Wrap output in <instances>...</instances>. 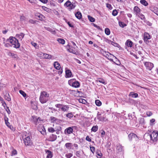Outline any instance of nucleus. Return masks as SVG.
<instances>
[{
	"instance_id": "f257e3e1",
	"label": "nucleus",
	"mask_w": 158,
	"mask_h": 158,
	"mask_svg": "<svg viewBox=\"0 0 158 158\" xmlns=\"http://www.w3.org/2000/svg\"><path fill=\"white\" fill-rule=\"evenodd\" d=\"M144 138L147 140L149 141L151 143L156 142L158 140V131H154L150 134L149 133L145 134Z\"/></svg>"
},
{
	"instance_id": "f03ea898",
	"label": "nucleus",
	"mask_w": 158,
	"mask_h": 158,
	"mask_svg": "<svg viewBox=\"0 0 158 158\" xmlns=\"http://www.w3.org/2000/svg\"><path fill=\"white\" fill-rule=\"evenodd\" d=\"M6 42H9L11 44L10 46L14 48H17L20 47V44L18 40L15 37H10L9 39L7 40Z\"/></svg>"
},
{
	"instance_id": "7ed1b4c3",
	"label": "nucleus",
	"mask_w": 158,
	"mask_h": 158,
	"mask_svg": "<svg viewBox=\"0 0 158 158\" xmlns=\"http://www.w3.org/2000/svg\"><path fill=\"white\" fill-rule=\"evenodd\" d=\"M49 94L45 91H42L41 92L39 100L41 103L44 104L46 103L49 100Z\"/></svg>"
},
{
	"instance_id": "20e7f679",
	"label": "nucleus",
	"mask_w": 158,
	"mask_h": 158,
	"mask_svg": "<svg viewBox=\"0 0 158 158\" xmlns=\"http://www.w3.org/2000/svg\"><path fill=\"white\" fill-rule=\"evenodd\" d=\"M23 137V139H24V144L26 145H30L32 144L31 141L29 134H27L26 132H24Z\"/></svg>"
},
{
	"instance_id": "39448f33",
	"label": "nucleus",
	"mask_w": 158,
	"mask_h": 158,
	"mask_svg": "<svg viewBox=\"0 0 158 158\" xmlns=\"http://www.w3.org/2000/svg\"><path fill=\"white\" fill-rule=\"evenodd\" d=\"M77 3L75 2H71L69 0L67 1L64 4V6L69 7V10L74 9L76 6Z\"/></svg>"
},
{
	"instance_id": "423d86ee",
	"label": "nucleus",
	"mask_w": 158,
	"mask_h": 158,
	"mask_svg": "<svg viewBox=\"0 0 158 158\" xmlns=\"http://www.w3.org/2000/svg\"><path fill=\"white\" fill-rule=\"evenodd\" d=\"M69 84L71 86L77 88L80 86L79 83L75 79H71L68 81Z\"/></svg>"
},
{
	"instance_id": "0eeeda50",
	"label": "nucleus",
	"mask_w": 158,
	"mask_h": 158,
	"mask_svg": "<svg viewBox=\"0 0 158 158\" xmlns=\"http://www.w3.org/2000/svg\"><path fill=\"white\" fill-rule=\"evenodd\" d=\"M76 127L75 126H72L66 128L64 131V134L66 135H69L72 133L73 131V129Z\"/></svg>"
},
{
	"instance_id": "6e6552de",
	"label": "nucleus",
	"mask_w": 158,
	"mask_h": 158,
	"mask_svg": "<svg viewBox=\"0 0 158 158\" xmlns=\"http://www.w3.org/2000/svg\"><path fill=\"white\" fill-rule=\"evenodd\" d=\"M143 38L144 42L146 44H148L149 43L148 40L151 39V37L150 35L148 33L144 32Z\"/></svg>"
},
{
	"instance_id": "1a4fd4ad",
	"label": "nucleus",
	"mask_w": 158,
	"mask_h": 158,
	"mask_svg": "<svg viewBox=\"0 0 158 158\" xmlns=\"http://www.w3.org/2000/svg\"><path fill=\"white\" fill-rule=\"evenodd\" d=\"M144 65L147 69L149 70H151L153 67V64L151 62H146L144 63Z\"/></svg>"
},
{
	"instance_id": "9d476101",
	"label": "nucleus",
	"mask_w": 158,
	"mask_h": 158,
	"mask_svg": "<svg viewBox=\"0 0 158 158\" xmlns=\"http://www.w3.org/2000/svg\"><path fill=\"white\" fill-rule=\"evenodd\" d=\"M128 137L130 140L138 138L137 136L135 134L133 133H131L130 134L128 135Z\"/></svg>"
},
{
	"instance_id": "9b49d317",
	"label": "nucleus",
	"mask_w": 158,
	"mask_h": 158,
	"mask_svg": "<svg viewBox=\"0 0 158 158\" xmlns=\"http://www.w3.org/2000/svg\"><path fill=\"white\" fill-rule=\"evenodd\" d=\"M133 10L135 14L139 16L141 11L140 9L138 6H136L134 7Z\"/></svg>"
},
{
	"instance_id": "f8f14e48",
	"label": "nucleus",
	"mask_w": 158,
	"mask_h": 158,
	"mask_svg": "<svg viewBox=\"0 0 158 158\" xmlns=\"http://www.w3.org/2000/svg\"><path fill=\"white\" fill-rule=\"evenodd\" d=\"M57 138V136L56 135L52 134L50 135L48 138V140L50 141H55Z\"/></svg>"
},
{
	"instance_id": "ddd939ff",
	"label": "nucleus",
	"mask_w": 158,
	"mask_h": 158,
	"mask_svg": "<svg viewBox=\"0 0 158 158\" xmlns=\"http://www.w3.org/2000/svg\"><path fill=\"white\" fill-rule=\"evenodd\" d=\"M46 153L47 155L46 158H52V152L48 150H45Z\"/></svg>"
},
{
	"instance_id": "4468645a",
	"label": "nucleus",
	"mask_w": 158,
	"mask_h": 158,
	"mask_svg": "<svg viewBox=\"0 0 158 158\" xmlns=\"http://www.w3.org/2000/svg\"><path fill=\"white\" fill-rule=\"evenodd\" d=\"M69 108V107L68 106L62 104L61 110L63 112H66L68 110Z\"/></svg>"
},
{
	"instance_id": "2eb2a0df",
	"label": "nucleus",
	"mask_w": 158,
	"mask_h": 158,
	"mask_svg": "<svg viewBox=\"0 0 158 158\" xmlns=\"http://www.w3.org/2000/svg\"><path fill=\"white\" fill-rule=\"evenodd\" d=\"M66 68L65 74L66 77H70L71 76L72 72L69 69H66Z\"/></svg>"
},
{
	"instance_id": "dca6fc26",
	"label": "nucleus",
	"mask_w": 158,
	"mask_h": 158,
	"mask_svg": "<svg viewBox=\"0 0 158 158\" xmlns=\"http://www.w3.org/2000/svg\"><path fill=\"white\" fill-rule=\"evenodd\" d=\"M24 35L25 34L23 33H21L19 34H17L16 35V37L21 40L24 37Z\"/></svg>"
},
{
	"instance_id": "f3484780",
	"label": "nucleus",
	"mask_w": 158,
	"mask_h": 158,
	"mask_svg": "<svg viewBox=\"0 0 158 158\" xmlns=\"http://www.w3.org/2000/svg\"><path fill=\"white\" fill-rule=\"evenodd\" d=\"M54 67L57 69H60V65L59 63L57 61H56L54 62Z\"/></svg>"
},
{
	"instance_id": "a211bd4d",
	"label": "nucleus",
	"mask_w": 158,
	"mask_h": 158,
	"mask_svg": "<svg viewBox=\"0 0 158 158\" xmlns=\"http://www.w3.org/2000/svg\"><path fill=\"white\" fill-rule=\"evenodd\" d=\"M133 42L129 40H128L126 41L125 44L128 47H132Z\"/></svg>"
},
{
	"instance_id": "6ab92c4d",
	"label": "nucleus",
	"mask_w": 158,
	"mask_h": 158,
	"mask_svg": "<svg viewBox=\"0 0 158 158\" xmlns=\"http://www.w3.org/2000/svg\"><path fill=\"white\" fill-rule=\"evenodd\" d=\"M52 56L51 55L46 53H44V57L43 58L48 59H52Z\"/></svg>"
},
{
	"instance_id": "aec40b11",
	"label": "nucleus",
	"mask_w": 158,
	"mask_h": 158,
	"mask_svg": "<svg viewBox=\"0 0 158 158\" xmlns=\"http://www.w3.org/2000/svg\"><path fill=\"white\" fill-rule=\"evenodd\" d=\"M96 154H97L96 156L97 158H100L102 156V154L101 153V151L99 150H97L96 151Z\"/></svg>"
},
{
	"instance_id": "412c9836",
	"label": "nucleus",
	"mask_w": 158,
	"mask_h": 158,
	"mask_svg": "<svg viewBox=\"0 0 158 158\" xmlns=\"http://www.w3.org/2000/svg\"><path fill=\"white\" fill-rule=\"evenodd\" d=\"M75 15L76 17L78 19H81L82 17L81 13L78 11L75 14Z\"/></svg>"
},
{
	"instance_id": "4be33fe9",
	"label": "nucleus",
	"mask_w": 158,
	"mask_h": 158,
	"mask_svg": "<svg viewBox=\"0 0 158 158\" xmlns=\"http://www.w3.org/2000/svg\"><path fill=\"white\" fill-rule=\"evenodd\" d=\"M32 118L33 121L35 123H37L39 120H40V118L39 117H37L35 116H32Z\"/></svg>"
},
{
	"instance_id": "5701e85b",
	"label": "nucleus",
	"mask_w": 158,
	"mask_h": 158,
	"mask_svg": "<svg viewBox=\"0 0 158 158\" xmlns=\"http://www.w3.org/2000/svg\"><path fill=\"white\" fill-rule=\"evenodd\" d=\"M4 98L8 101H10L11 100V98L9 94L8 93H6V94L4 95Z\"/></svg>"
},
{
	"instance_id": "b1692460",
	"label": "nucleus",
	"mask_w": 158,
	"mask_h": 158,
	"mask_svg": "<svg viewBox=\"0 0 158 158\" xmlns=\"http://www.w3.org/2000/svg\"><path fill=\"white\" fill-rule=\"evenodd\" d=\"M129 96L133 98H136L138 97V94L137 93H135L133 92H131L129 94Z\"/></svg>"
},
{
	"instance_id": "393cba45",
	"label": "nucleus",
	"mask_w": 158,
	"mask_h": 158,
	"mask_svg": "<svg viewBox=\"0 0 158 158\" xmlns=\"http://www.w3.org/2000/svg\"><path fill=\"white\" fill-rule=\"evenodd\" d=\"M65 146L68 149H71L72 145V143H67L65 144Z\"/></svg>"
},
{
	"instance_id": "a878e982",
	"label": "nucleus",
	"mask_w": 158,
	"mask_h": 158,
	"mask_svg": "<svg viewBox=\"0 0 158 158\" xmlns=\"http://www.w3.org/2000/svg\"><path fill=\"white\" fill-rule=\"evenodd\" d=\"M140 3L145 6H147L148 5V3L145 0H141Z\"/></svg>"
},
{
	"instance_id": "bb28decb",
	"label": "nucleus",
	"mask_w": 158,
	"mask_h": 158,
	"mask_svg": "<svg viewBox=\"0 0 158 158\" xmlns=\"http://www.w3.org/2000/svg\"><path fill=\"white\" fill-rule=\"evenodd\" d=\"M57 41L59 43L62 44H64L65 42V40L64 39L61 38H58L57 40Z\"/></svg>"
},
{
	"instance_id": "cd10ccee",
	"label": "nucleus",
	"mask_w": 158,
	"mask_h": 158,
	"mask_svg": "<svg viewBox=\"0 0 158 158\" xmlns=\"http://www.w3.org/2000/svg\"><path fill=\"white\" fill-rule=\"evenodd\" d=\"M44 53L42 52H40L37 54V56L40 58H43L44 57Z\"/></svg>"
},
{
	"instance_id": "c85d7f7f",
	"label": "nucleus",
	"mask_w": 158,
	"mask_h": 158,
	"mask_svg": "<svg viewBox=\"0 0 158 158\" xmlns=\"http://www.w3.org/2000/svg\"><path fill=\"white\" fill-rule=\"evenodd\" d=\"M98 127L97 126H93L91 128V131L94 132H96L98 130Z\"/></svg>"
},
{
	"instance_id": "c756f323",
	"label": "nucleus",
	"mask_w": 158,
	"mask_h": 158,
	"mask_svg": "<svg viewBox=\"0 0 158 158\" xmlns=\"http://www.w3.org/2000/svg\"><path fill=\"white\" fill-rule=\"evenodd\" d=\"M108 41L109 44H111L112 45H113L115 47H118V44L112 41L111 40H109Z\"/></svg>"
},
{
	"instance_id": "7c9ffc66",
	"label": "nucleus",
	"mask_w": 158,
	"mask_h": 158,
	"mask_svg": "<svg viewBox=\"0 0 158 158\" xmlns=\"http://www.w3.org/2000/svg\"><path fill=\"white\" fill-rule=\"evenodd\" d=\"M50 119H51V122L53 123L56 122L58 120V119H57V118H56L55 117H52V116L50 117Z\"/></svg>"
},
{
	"instance_id": "2f4dec72",
	"label": "nucleus",
	"mask_w": 158,
	"mask_h": 158,
	"mask_svg": "<svg viewBox=\"0 0 158 158\" xmlns=\"http://www.w3.org/2000/svg\"><path fill=\"white\" fill-rule=\"evenodd\" d=\"M116 148L118 152H120L123 150V147L120 145H118L117 146Z\"/></svg>"
},
{
	"instance_id": "473e14b6",
	"label": "nucleus",
	"mask_w": 158,
	"mask_h": 158,
	"mask_svg": "<svg viewBox=\"0 0 158 158\" xmlns=\"http://www.w3.org/2000/svg\"><path fill=\"white\" fill-rule=\"evenodd\" d=\"M96 105L98 106H100L102 105L101 102L99 100H96L95 101Z\"/></svg>"
},
{
	"instance_id": "72a5a7b5",
	"label": "nucleus",
	"mask_w": 158,
	"mask_h": 158,
	"mask_svg": "<svg viewBox=\"0 0 158 158\" xmlns=\"http://www.w3.org/2000/svg\"><path fill=\"white\" fill-rule=\"evenodd\" d=\"M88 17L89 20L91 22H94L95 21V19L94 18L92 17L91 16H90L88 15Z\"/></svg>"
},
{
	"instance_id": "f704fd0d",
	"label": "nucleus",
	"mask_w": 158,
	"mask_h": 158,
	"mask_svg": "<svg viewBox=\"0 0 158 158\" xmlns=\"http://www.w3.org/2000/svg\"><path fill=\"white\" fill-rule=\"evenodd\" d=\"M73 116V115L71 113H69L66 114V117L69 118H72Z\"/></svg>"
},
{
	"instance_id": "c9c22d12",
	"label": "nucleus",
	"mask_w": 158,
	"mask_h": 158,
	"mask_svg": "<svg viewBox=\"0 0 158 158\" xmlns=\"http://www.w3.org/2000/svg\"><path fill=\"white\" fill-rule=\"evenodd\" d=\"M105 33L107 35H109L110 34V31L109 28H106L105 30Z\"/></svg>"
},
{
	"instance_id": "e433bc0d",
	"label": "nucleus",
	"mask_w": 158,
	"mask_h": 158,
	"mask_svg": "<svg viewBox=\"0 0 158 158\" xmlns=\"http://www.w3.org/2000/svg\"><path fill=\"white\" fill-rule=\"evenodd\" d=\"M55 106L56 107L59 108V110H61V107H62V104H57Z\"/></svg>"
},
{
	"instance_id": "4c0bfd02",
	"label": "nucleus",
	"mask_w": 158,
	"mask_h": 158,
	"mask_svg": "<svg viewBox=\"0 0 158 158\" xmlns=\"http://www.w3.org/2000/svg\"><path fill=\"white\" fill-rule=\"evenodd\" d=\"M19 93L23 95L24 97H25L26 96V94L22 90H20L19 91Z\"/></svg>"
},
{
	"instance_id": "58836bf2",
	"label": "nucleus",
	"mask_w": 158,
	"mask_h": 158,
	"mask_svg": "<svg viewBox=\"0 0 158 158\" xmlns=\"http://www.w3.org/2000/svg\"><path fill=\"white\" fill-rule=\"evenodd\" d=\"M101 113H100L99 112H98L97 115V118L100 120V121H101L102 119L101 118Z\"/></svg>"
},
{
	"instance_id": "ea45409f",
	"label": "nucleus",
	"mask_w": 158,
	"mask_h": 158,
	"mask_svg": "<svg viewBox=\"0 0 158 158\" xmlns=\"http://www.w3.org/2000/svg\"><path fill=\"white\" fill-rule=\"evenodd\" d=\"M97 81L103 84H104L105 83L104 80L102 78H99Z\"/></svg>"
},
{
	"instance_id": "a19ab883",
	"label": "nucleus",
	"mask_w": 158,
	"mask_h": 158,
	"mask_svg": "<svg viewBox=\"0 0 158 158\" xmlns=\"http://www.w3.org/2000/svg\"><path fill=\"white\" fill-rule=\"evenodd\" d=\"M118 14V12L115 9L113 10L112 14L114 16H116Z\"/></svg>"
},
{
	"instance_id": "79ce46f5",
	"label": "nucleus",
	"mask_w": 158,
	"mask_h": 158,
	"mask_svg": "<svg viewBox=\"0 0 158 158\" xmlns=\"http://www.w3.org/2000/svg\"><path fill=\"white\" fill-rule=\"evenodd\" d=\"M73 156V154L71 153L67 154L65 155V156L67 158H70Z\"/></svg>"
},
{
	"instance_id": "37998d69",
	"label": "nucleus",
	"mask_w": 158,
	"mask_h": 158,
	"mask_svg": "<svg viewBox=\"0 0 158 158\" xmlns=\"http://www.w3.org/2000/svg\"><path fill=\"white\" fill-rule=\"evenodd\" d=\"M36 21L32 19H30L29 20V22L30 23L35 24V23Z\"/></svg>"
},
{
	"instance_id": "c03bdc74",
	"label": "nucleus",
	"mask_w": 158,
	"mask_h": 158,
	"mask_svg": "<svg viewBox=\"0 0 158 158\" xmlns=\"http://www.w3.org/2000/svg\"><path fill=\"white\" fill-rule=\"evenodd\" d=\"M5 109L8 114H10L11 112L8 107L6 106V108H5Z\"/></svg>"
},
{
	"instance_id": "a18cd8bd",
	"label": "nucleus",
	"mask_w": 158,
	"mask_h": 158,
	"mask_svg": "<svg viewBox=\"0 0 158 158\" xmlns=\"http://www.w3.org/2000/svg\"><path fill=\"white\" fill-rule=\"evenodd\" d=\"M153 12L158 16V8H156L153 10Z\"/></svg>"
},
{
	"instance_id": "49530a36",
	"label": "nucleus",
	"mask_w": 158,
	"mask_h": 158,
	"mask_svg": "<svg viewBox=\"0 0 158 158\" xmlns=\"http://www.w3.org/2000/svg\"><path fill=\"white\" fill-rule=\"evenodd\" d=\"M90 150L93 153H94V152H95V148L94 147H90Z\"/></svg>"
},
{
	"instance_id": "de8ad7c7",
	"label": "nucleus",
	"mask_w": 158,
	"mask_h": 158,
	"mask_svg": "<svg viewBox=\"0 0 158 158\" xmlns=\"http://www.w3.org/2000/svg\"><path fill=\"white\" fill-rule=\"evenodd\" d=\"M119 26L122 27H123L125 26H126L124 23L122 22H119Z\"/></svg>"
},
{
	"instance_id": "09e8293b",
	"label": "nucleus",
	"mask_w": 158,
	"mask_h": 158,
	"mask_svg": "<svg viewBox=\"0 0 158 158\" xmlns=\"http://www.w3.org/2000/svg\"><path fill=\"white\" fill-rule=\"evenodd\" d=\"M48 131L49 132H53L54 131H55V130L53 129V128L52 127H50L49 128H48Z\"/></svg>"
},
{
	"instance_id": "8fccbe9b",
	"label": "nucleus",
	"mask_w": 158,
	"mask_h": 158,
	"mask_svg": "<svg viewBox=\"0 0 158 158\" xmlns=\"http://www.w3.org/2000/svg\"><path fill=\"white\" fill-rule=\"evenodd\" d=\"M17 154V151L15 150H14L12 152V156L15 155Z\"/></svg>"
},
{
	"instance_id": "3c124183",
	"label": "nucleus",
	"mask_w": 158,
	"mask_h": 158,
	"mask_svg": "<svg viewBox=\"0 0 158 158\" xmlns=\"http://www.w3.org/2000/svg\"><path fill=\"white\" fill-rule=\"evenodd\" d=\"M155 119L152 118L150 120V124L151 125H153V123L155 122Z\"/></svg>"
},
{
	"instance_id": "603ef678",
	"label": "nucleus",
	"mask_w": 158,
	"mask_h": 158,
	"mask_svg": "<svg viewBox=\"0 0 158 158\" xmlns=\"http://www.w3.org/2000/svg\"><path fill=\"white\" fill-rule=\"evenodd\" d=\"M80 151H77L76 153V155L77 156L79 157H80L81 156L80 155Z\"/></svg>"
},
{
	"instance_id": "864d4df0",
	"label": "nucleus",
	"mask_w": 158,
	"mask_h": 158,
	"mask_svg": "<svg viewBox=\"0 0 158 158\" xmlns=\"http://www.w3.org/2000/svg\"><path fill=\"white\" fill-rule=\"evenodd\" d=\"M146 114L148 116H150L152 115V114L151 111H147Z\"/></svg>"
},
{
	"instance_id": "5fc2aeb1",
	"label": "nucleus",
	"mask_w": 158,
	"mask_h": 158,
	"mask_svg": "<svg viewBox=\"0 0 158 158\" xmlns=\"http://www.w3.org/2000/svg\"><path fill=\"white\" fill-rule=\"evenodd\" d=\"M69 52H72V53H74V52H75V51L73 50V48H70L69 49H68Z\"/></svg>"
},
{
	"instance_id": "6e6d98bb",
	"label": "nucleus",
	"mask_w": 158,
	"mask_h": 158,
	"mask_svg": "<svg viewBox=\"0 0 158 158\" xmlns=\"http://www.w3.org/2000/svg\"><path fill=\"white\" fill-rule=\"evenodd\" d=\"M106 7L110 9H112V7L111 6V5L109 3L106 4Z\"/></svg>"
},
{
	"instance_id": "4d7b16f0",
	"label": "nucleus",
	"mask_w": 158,
	"mask_h": 158,
	"mask_svg": "<svg viewBox=\"0 0 158 158\" xmlns=\"http://www.w3.org/2000/svg\"><path fill=\"white\" fill-rule=\"evenodd\" d=\"M1 103H2V106H3L4 107V108L5 109V108H6L5 107L7 106L6 104V103H5V101H2V102Z\"/></svg>"
},
{
	"instance_id": "13d9d810",
	"label": "nucleus",
	"mask_w": 158,
	"mask_h": 158,
	"mask_svg": "<svg viewBox=\"0 0 158 158\" xmlns=\"http://www.w3.org/2000/svg\"><path fill=\"white\" fill-rule=\"evenodd\" d=\"M93 25L94 27L97 28L98 30H101L99 26H98L94 23H93Z\"/></svg>"
},
{
	"instance_id": "bf43d9fd",
	"label": "nucleus",
	"mask_w": 158,
	"mask_h": 158,
	"mask_svg": "<svg viewBox=\"0 0 158 158\" xmlns=\"http://www.w3.org/2000/svg\"><path fill=\"white\" fill-rule=\"evenodd\" d=\"M26 18L25 17L23 16H21L20 17V20L21 21H23L25 20Z\"/></svg>"
},
{
	"instance_id": "052dcab7",
	"label": "nucleus",
	"mask_w": 158,
	"mask_h": 158,
	"mask_svg": "<svg viewBox=\"0 0 158 158\" xmlns=\"http://www.w3.org/2000/svg\"><path fill=\"white\" fill-rule=\"evenodd\" d=\"M86 140L89 141V142H91V139L89 138V136H87L86 138Z\"/></svg>"
},
{
	"instance_id": "680f3d73",
	"label": "nucleus",
	"mask_w": 158,
	"mask_h": 158,
	"mask_svg": "<svg viewBox=\"0 0 158 158\" xmlns=\"http://www.w3.org/2000/svg\"><path fill=\"white\" fill-rule=\"evenodd\" d=\"M42 8L44 10L48 11L49 10L45 6H42Z\"/></svg>"
},
{
	"instance_id": "e2e57ef3",
	"label": "nucleus",
	"mask_w": 158,
	"mask_h": 158,
	"mask_svg": "<svg viewBox=\"0 0 158 158\" xmlns=\"http://www.w3.org/2000/svg\"><path fill=\"white\" fill-rule=\"evenodd\" d=\"M31 3H33L34 4L35 3H36V0H29V1Z\"/></svg>"
},
{
	"instance_id": "0e129e2a",
	"label": "nucleus",
	"mask_w": 158,
	"mask_h": 158,
	"mask_svg": "<svg viewBox=\"0 0 158 158\" xmlns=\"http://www.w3.org/2000/svg\"><path fill=\"white\" fill-rule=\"evenodd\" d=\"M40 2L44 3H46L47 2L48 0H39Z\"/></svg>"
},
{
	"instance_id": "69168bd1",
	"label": "nucleus",
	"mask_w": 158,
	"mask_h": 158,
	"mask_svg": "<svg viewBox=\"0 0 158 158\" xmlns=\"http://www.w3.org/2000/svg\"><path fill=\"white\" fill-rule=\"evenodd\" d=\"M79 101L80 102L82 103H83V101H85V99H83L82 98H80V99H79Z\"/></svg>"
},
{
	"instance_id": "338daca9",
	"label": "nucleus",
	"mask_w": 158,
	"mask_h": 158,
	"mask_svg": "<svg viewBox=\"0 0 158 158\" xmlns=\"http://www.w3.org/2000/svg\"><path fill=\"white\" fill-rule=\"evenodd\" d=\"M73 146L76 149H77L78 148V145L76 143H74L73 144Z\"/></svg>"
},
{
	"instance_id": "774afa93",
	"label": "nucleus",
	"mask_w": 158,
	"mask_h": 158,
	"mask_svg": "<svg viewBox=\"0 0 158 158\" xmlns=\"http://www.w3.org/2000/svg\"><path fill=\"white\" fill-rule=\"evenodd\" d=\"M68 24L70 27H73V26L69 22H68Z\"/></svg>"
}]
</instances>
